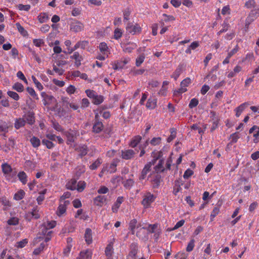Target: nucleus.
<instances>
[{
    "label": "nucleus",
    "mask_w": 259,
    "mask_h": 259,
    "mask_svg": "<svg viewBox=\"0 0 259 259\" xmlns=\"http://www.w3.org/2000/svg\"><path fill=\"white\" fill-rule=\"evenodd\" d=\"M126 32L128 34L136 35L141 32V27L138 23L134 24L133 22H128L126 27Z\"/></svg>",
    "instance_id": "obj_1"
},
{
    "label": "nucleus",
    "mask_w": 259,
    "mask_h": 259,
    "mask_svg": "<svg viewBox=\"0 0 259 259\" xmlns=\"http://www.w3.org/2000/svg\"><path fill=\"white\" fill-rule=\"evenodd\" d=\"M155 198V197L153 194L147 192L145 195L142 203L145 207H148L154 201Z\"/></svg>",
    "instance_id": "obj_2"
},
{
    "label": "nucleus",
    "mask_w": 259,
    "mask_h": 259,
    "mask_svg": "<svg viewBox=\"0 0 259 259\" xmlns=\"http://www.w3.org/2000/svg\"><path fill=\"white\" fill-rule=\"evenodd\" d=\"M83 24L79 21L73 22L70 24V30L74 32L81 31L83 28Z\"/></svg>",
    "instance_id": "obj_3"
},
{
    "label": "nucleus",
    "mask_w": 259,
    "mask_h": 259,
    "mask_svg": "<svg viewBox=\"0 0 259 259\" xmlns=\"http://www.w3.org/2000/svg\"><path fill=\"white\" fill-rule=\"evenodd\" d=\"M138 252V244L136 243H132L130 245V251L128 253V257L131 259H137V254Z\"/></svg>",
    "instance_id": "obj_4"
},
{
    "label": "nucleus",
    "mask_w": 259,
    "mask_h": 259,
    "mask_svg": "<svg viewBox=\"0 0 259 259\" xmlns=\"http://www.w3.org/2000/svg\"><path fill=\"white\" fill-rule=\"evenodd\" d=\"M135 152L132 149H128L121 151V157L125 160L131 159L134 157Z\"/></svg>",
    "instance_id": "obj_5"
},
{
    "label": "nucleus",
    "mask_w": 259,
    "mask_h": 259,
    "mask_svg": "<svg viewBox=\"0 0 259 259\" xmlns=\"http://www.w3.org/2000/svg\"><path fill=\"white\" fill-rule=\"evenodd\" d=\"M70 58L75 60L74 66L76 67H78L81 65V61L83 60L82 56L77 52H74Z\"/></svg>",
    "instance_id": "obj_6"
},
{
    "label": "nucleus",
    "mask_w": 259,
    "mask_h": 259,
    "mask_svg": "<svg viewBox=\"0 0 259 259\" xmlns=\"http://www.w3.org/2000/svg\"><path fill=\"white\" fill-rule=\"evenodd\" d=\"M23 118L26 120V123L27 122L30 125H32L35 121L34 113L32 112H28L27 114L23 116Z\"/></svg>",
    "instance_id": "obj_7"
},
{
    "label": "nucleus",
    "mask_w": 259,
    "mask_h": 259,
    "mask_svg": "<svg viewBox=\"0 0 259 259\" xmlns=\"http://www.w3.org/2000/svg\"><path fill=\"white\" fill-rule=\"evenodd\" d=\"M259 16L258 9L252 10L246 19V23L249 24Z\"/></svg>",
    "instance_id": "obj_8"
},
{
    "label": "nucleus",
    "mask_w": 259,
    "mask_h": 259,
    "mask_svg": "<svg viewBox=\"0 0 259 259\" xmlns=\"http://www.w3.org/2000/svg\"><path fill=\"white\" fill-rule=\"evenodd\" d=\"M92 254V251L89 249H87L81 251L76 259H91Z\"/></svg>",
    "instance_id": "obj_9"
},
{
    "label": "nucleus",
    "mask_w": 259,
    "mask_h": 259,
    "mask_svg": "<svg viewBox=\"0 0 259 259\" xmlns=\"http://www.w3.org/2000/svg\"><path fill=\"white\" fill-rule=\"evenodd\" d=\"M103 124L101 121L95 122L93 126V132L95 133H100L103 130Z\"/></svg>",
    "instance_id": "obj_10"
},
{
    "label": "nucleus",
    "mask_w": 259,
    "mask_h": 259,
    "mask_svg": "<svg viewBox=\"0 0 259 259\" xmlns=\"http://www.w3.org/2000/svg\"><path fill=\"white\" fill-rule=\"evenodd\" d=\"M161 180V176L157 173V174L154 176L153 179L151 180V181L154 188H158L160 185Z\"/></svg>",
    "instance_id": "obj_11"
},
{
    "label": "nucleus",
    "mask_w": 259,
    "mask_h": 259,
    "mask_svg": "<svg viewBox=\"0 0 259 259\" xmlns=\"http://www.w3.org/2000/svg\"><path fill=\"white\" fill-rule=\"evenodd\" d=\"M88 45V42L87 41H79L77 44H76L74 47L70 50L69 53H72L73 51H74L75 50L79 48H80L82 49H84Z\"/></svg>",
    "instance_id": "obj_12"
},
{
    "label": "nucleus",
    "mask_w": 259,
    "mask_h": 259,
    "mask_svg": "<svg viewBox=\"0 0 259 259\" xmlns=\"http://www.w3.org/2000/svg\"><path fill=\"white\" fill-rule=\"evenodd\" d=\"M107 197L105 196H98L96 197L94 199V202L96 205L97 206H101L102 205L106 202Z\"/></svg>",
    "instance_id": "obj_13"
},
{
    "label": "nucleus",
    "mask_w": 259,
    "mask_h": 259,
    "mask_svg": "<svg viewBox=\"0 0 259 259\" xmlns=\"http://www.w3.org/2000/svg\"><path fill=\"white\" fill-rule=\"evenodd\" d=\"M250 104L248 102H245L237 107L235 109L236 116L239 117L243 111Z\"/></svg>",
    "instance_id": "obj_14"
},
{
    "label": "nucleus",
    "mask_w": 259,
    "mask_h": 259,
    "mask_svg": "<svg viewBox=\"0 0 259 259\" xmlns=\"http://www.w3.org/2000/svg\"><path fill=\"white\" fill-rule=\"evenodd\" d=\"M123 201V197H118L117 198L116 202L112 206V210L113 212H116L120 207V204Z\"/></svg>",
    "instance_id": "obj_15"
},
{
    "label": "nucleus",
    "mask_w": 259,
    "mask_h": 259,
    "mask_svg": "<svg viewBox=\"0 0 259 259\" xmlns=\"http://www.w3.org/2000/svg\"><path fill=\"white\" fill-rule=\"evenodd\" d=\"M26 124V120L22 118H16L15 119L14 126L18 130L22 127L24 126Z\"/></svg>",
    "instance_id": "obj_16"
},
{
    "label": "nucleus",
    "mask_w": 259,
    "mask_h": 259,
    "mask_svg": "<svg viewBox=\"0 0 259 259\" xmlns=\"http://www.w3.org/2000/svg\"><path fill=\"white\" fill-rule=\"evenodd\" d=\"M157 99L155 98H149L146 103V107L149 109H154L156 106Z\"/></svg>",
    "instance_id": "obj_17"
},
{
    "label": "nucleus",
    "mask_w": 259,
    "mask_h": 259,
    "mask_svg": "<svg viewBox=\"0 0 259 259\" xmlns=\"http://www.w3.org/2000/svg\"><path fill=\"white\" fill-rule=\"evenodd\" d=\"M149 164H146L142 170L141 174L139 177L140 180H144L146 178V176L148 172L151 170V168L149 167Z\"/></svg>",
    "instance_id": "obj_18"
},
{
    "label": "nucleus",
    "mask_w": 259,
    "mask_h": 259,
    "mask_svg": "<svg viewBox=\"0 0 259 259\" xmlns=\"http://www.w3.org/2000/svg\"><path fill=\"white\" fill-rule=\"evenodd\" d=\"M84 238L86 242L90 244L92 242V230L89 228L85 230Z\"/></svg>",
    "instance_id": "obj_19"
},
{
    "label": "nucleus",
    "mask_w": 259,
    "mask_h": 259,
    "mask_svg": "<svg viewBox=\"0 0 259 259\" xmlns=\"http://www.w3.org/2000/svg\"><path fill=\"white\" fill-rule=\"evenodd\" d=\"M130 44V43L123 44L121 45V47L123 48L124 52L126 53H131L137 47V45L135 44H132V47L128 46Z\"/></svg>",
    "instance_id": "obj_20"
},
{
    "label": "nucleus",
    "mask_w": 259,
    "mask_h": 259,
    "mask_svg": "<svg viewBox=\"0 0 259 259\" xmlns=\"http://www.w3.org/2000/svg\"><path fill=\"white\" fill-rule=\"evenodd\" d=\"M28 215H32L33 217V219H38L40 218V215L39 213V210L37 206L34 207L32 211H28Z\"/></svg>",
    "instance_id": "obj_21"
},
{
    "label": "nucleus",
    "mask_w": 259,
    "mask_h": 259,
    "mask_svg": "<svg viewBox=\"0 0 259 259\" xmlns=\"http://www.w3.org/2000/svg\"><path fill=\"white\" fill-rule=\"evenodd\" d=\"M105 254L107 258H111L113 253V247L111 243L109 244L105 248Z\"/></svg>",
    "instance_id": "obj_22"
},
{
    "label": "nucleus",
    "mask_w": 259,
    "mask_h": 259,
    "mask_svg": "<svg viewBox=\"0 0 259 259\" xmlns=\"http://www.w3.org/2000/svg\"><path fill=\"white\" fill-rule=\"evenodd\" d=\"M30 142L32 146L34 148H37L40 145V140L38 138H37L35 136H33L32 138H31V139L30 140Z\"/></svg>",
    "instance_id": "obj_23"
},
{
    "label": "nucleus",
    "mask_w": 259,
    "mask_h": 259,
    "mask_svg": "<svg viewBox=\"0 0 259 259\" xmlns=\"http://www.w3.org/2000/svg\"><path fill=\"white\" fill-rule=\"evenodd\" d=\"M77 184V181L75 180H71L67 184V188L71 190H76Z\"/></svg>",
    "instance_id": "obj_24"
},
{
    "label": "nucleus",
    "mask_w": 259,
    "mask_h": 259,
    "mask_svg": "<svg viewBox=\"0 0 259 259\" xmlns=\"http://www.w3.org/2000/svg\"><path fill=\"white\" fill-rule=\"evenodd\" d=\"M157 224H149L148 227H143V229L147 230L149 233H154L157 229Z\"/></svg>",
    "instance_id": "obj_25"
},
{
    "label": "nucleus",
    "mask_w": 259,
    "mask_h": 259,
    "mask_svg": "<svg viewBox=\"0 0 259 259\" xmlns=\"http://www.w3.org/2000/svg\"><path fill=\"white\" fill-rule=\"evenodd\" d=\"M183 69V66L181 65H180L178 66V67L177 68L175 71L174 72L172 75H171V77H173L175 80H177V78L179 77L180 75L182 72Z\"/></svg>",
    "instance_id": "obj_26"
},
{
    "label": "nucleus",
    "mask_w": 259,
    "mask_h": 259,
    "mask_svg": "<svg viewBox=\"0 0 259 259\" xmlns=\"http://www.w3.org/2000/svg\"><path fill=\"white\" fill-rule=\"evenodd\" d=\"M18 177L19 180L23 184H25L27 183V175L24 171H20L18 174Z\"/></svg>",
    "instance_id": "obj_27"
},
{
    "label": "nucleus",
    "mask_w": 259,
    "mask_h": 259,
    "mask_svg": "<svg viewBox=\"0 0 259 259\" xmlns=\"http://www.w3.org/2000/svg\"><path fill=\"white\" fill-rule=\"evenodd\" d=\"M9 126L8 123L4 121L0 120V133L4 132L5 133L8 132Z\"/></svg>",
    "instance_id": "obj_28"
},
{
    "label": "nucleus",
    "mask_w": 259,
    "mask_h": 259,
    "mask_svg": "<svg viewBox=\"0 0 259 259\" xmlns=\"http://www.w3.org/2000/svg\"><path fill=\"white\" fill-rule=\"evenodd\" d=\"M104 101V97L102 95H96L93 99L92 102L95 105H99Z\"/></svg>",
    "instance_id": "obj_29"
},
{
    "label": "nucleus",
    "mask_w": 259,
    "mask_h": 259,
    "mask_svg": "<svg viewBox=\"0 0 259 259\" xmlns=\"http://www.w3.org/2000/svg\"><path fill=\"white\" fill-rule=\"evenodd\" d=\"M164 163L163 160H160L158 164L155 166V170L157 173L160 172H164L165 170V168H163V164Z\"/></svg>",
    "instance_id": "obj_30"
},
{
    "label": "nucleus",
    "mask_w": 259,
    "mask_h": 259,
    "mask_svg": "<svg viewBox=\"0 0 259 259\" xmlns=\"http://www.w3.org/2000/svg\"><path fill=\"white\" fill-rule=\"evenodd\" d=\"M2 168L3 172L5 174H9L12 170L11 166L7 163L3 164L2 165Z\"/></svg>",
    "instance_id": "obj_31"
},
{
    "label": "nucleus",
    "mask_w": 259,
    "mask_h": 259,
    "mask_svg": "<svg viewBox=\"0 0 259 259\" xmlns=\"http://www.w3.org/2000/svg\"><path fill=\"white\" fill-rule=\"evenodd\" d=\"M142 139V137L140 136H136L131 142L130 146L132 147H135Z\"/></svg>",
    "instance_id": "obj_32"
},
{
    "label": "nucleus",
    "mask_w": 259,
    "mask_h": 259,
    "mask_svg": "<svg viewBox=\"0 0 259 259\" xmlns=\"http://www.w3.org/2000/svg\"><path fill=\"white\" fill-rule=\"evenodd\" d=\"M137 221L136 219H133L131 221L129 224V229L131 231L132 234H135V229L136 228Z\"/></svg>",
    "instance_id": "obj_33"
},
{
    "label": "nucleus",
    "mask_w": 259,
    "mask_h": 259,
    "mask_svg": "<svg viewBox=\"0 0 259 259\" xmlns=\"http://www.w3.org/2000/svg\"><path fill=\"white\" fill-rule=\"evenodd\" d=\"M41 96L43 98L44 100H47L48 102H52L55 100L53 96L47 94L45 92H42Z\"/></svg>",
    "instance_id": "obj_34"
},
{
    "label": "nucleus",
    "mask_w": 259,
    "mask_h": 259,
    "mask_svg": "<svg viewBox=\"0 0 259 259\" xmlns=\"http://www.w3.org/2000/svg\"><path fill=\"white\" fill-rule=\"evenodd\" d=\"M13 89L17 91L18 92H22L24 90V87L21 83H15L12 87Z\"/></svg>",
    "instance_id": "obj_35"
},
{
    "label": "nucleus",
    "mask_w": 259,
    "mask_h": 259,
    "mask_svg": "<svg viewBox=\"0 0 259 259\" xmlns=\"http://www.w3.org/2000/svg\"><path fill=\"white\" fill-rule=\"evenodd\" d=\"M66 210V207L64 206V205L60 204L57 210V214L58 216H61L63 214Z\"/></svg>",
    "instance_id": "obj_36"
},
{
    "label": "nucleus",
    "mask_w": 259,
    "mask_h": 259,
    "mask_svg": "<svg viewBox=\"0 0 259 259\" xmlns=\"http://www.w3.org/2000/svg\"><path fill=\"white\" fill-rule=\"evenodd\" d=\"M24 191L22 190H20L15 194L14 198L16 200H20L24 197Z\"/></svg>",
    "instance_id": "obj_37"
},
{
    "label": "nucleus",
    "mask_w": 259,
    "mask_h": 259,
    "mask_svg": "<svg viewBox=\"0 0 259 259\" xmlns=\"http://www.w3.org/2000/svg\"><path fill=\"white\" fill-rule=\"evenodd\" d=\"M102 163L101 159H97L93 164L90 166V168L92 170H95L97 169Z\"/></svg>",
    "instance_id": "obj_38"
},
{
    "label": "nucleus",
    "mask_w": 259,
    "mask_h": 259,
    "mask_svg": "<svg viewBox=\"0 0 259 259\" xmlns=\"http://www.w3.org/2000/svg\"><path fill=\"white\" fill-rule=\"evenodd\" d=\"M145 56L144 54L140 55L136 60V65L139 67L144 62Z\"/></svg>",
    "instance_id": "obj_39"
},
{
    "label": "nucleus",
    "mask_w": 259,
    "mask_h": 259,
    "mask_svg": "<svg viewBox=\"0 0 259 259\" xmlns=\"http://www.w3.org/2000/svg\"><path fill=\"white\" fill-rule=\"evenodd\" d=\"M220 212V207L215 206L210 214V220L213 221V219Z\"/></svg>",
    "instance_id": "obj_40"
},
{
    "label": "nucleus",
    "mask_w": 259,
    "mask_h": 259,
    "mask_svg": "<svg viewBox=\"0 0 259 259\" xmlns=\"http://www.w3.org/2000/svg\"><path fill=\"white\" fill-rule=\"evenodd\" d=\"M124 187L126 189H130L134 184V181L131 179H127L123 183Z\"/></svg>",
    "instance_id": "obj_41"
},
{
    "label": "nucleus",
    "mask_w": 259,
    "mask_h": 259,
    "mask_svg": "<svg viewBox=\"0 0 259 259\" xmlns=\"http://www.w3.org/2000/svg\"><path fill=\"white\" fill-rule=\"evenodd\" d=\"M181 185L182 184H180L178 181L175 182V186L173 191V193L175 195H177V193L182 189L181 187Z\"/></svg>",
    "instance_id": "obj_42"
},
{
    "label": "nucleus",
    "mask_w": 259,
    "mask_h": 259,
    "mask_svg": "<svg viewBox=\"0 0 259 259\" xmlns=\"http://www.w3.org/2000/svg\"><path fill=\"white\" fill-rule=\"evenodd\" d=\"M26 90L31 97L36 100H38V97L33 89L30 87H27Z\"/></svg>",
    "instance_id": "obj_43"
},
{
    "label": "nucleus",
    "mask_w": 259,
    "mask_h": 259,
    "mask_svg": "<svg viewBox=\"0 0 259 259\" xmlns=\"http://www.w3.org/2000/svg\"><path fill=\"white\" fill-rule=\"evenodd\" d=\"M85 183L84 181H79L77 184L76 190L78 192H82L85 188Z\"/></svg>",
    "instance_id": "obj_44"
},
{
    "label": "nucleus",
    "mask_w": 259,
    "mask_h": 259,
    "mask_svg": "<svg viewBox=\"0 0 259 259\" xmlns=\"http://www.w3.org/2000/svg\"><path fill=\"white\" fill-rule=\"evenodd\" d=\"M195 246V240L194 239H192L190 242H189L186 251L188 252H190L193 250L194 247Z\"/></svg>",
    "instance_id": "obj_45"
},
{
    "label": "nucleus",
    "mask_w": 259,
    "mask_h": 259,
    "mask_svg": "<svg viewBox=\"0 0 259 259\" xmlns=\"http://www.w3.org/2000/svg\"><path fill=\"white\" fill-rule=\"evenodd\" d=\"M45 246L46 244H45V243H41L38 248L34 249V250L33 251V253L35 255L39 254L40 253V252L42 250H43V249L45 247Z\"/></svg>",
    "instance_id": "obj_46"
},
{
    "label": "nucleus",
    "mask_w": 259,
    "mask_h": 259,
    "mask_svg": "<svg viewBox=\"0 0 259 259\" xmlns=\"http://www.w3.org/2000/svg\"><path fill=\"white\" fill-rule=\"evenodd\" d=\"M42 144L46 145L48 149H52L54 146V144L49 140H42Z\"/></svg>",
    "instance_id": "obj_47"
},
{
    "label": "nucleus",
    "mask_w": 259,
    "mask_h": 259,
    "mask_svg": "<svg viewBox=\"0 0 259 259\" xmlns=\"http://www.w3.org/2000/svg\"><path fill=\"white\" fill-rule=\"evenodd\" d=\"M7 94L9 96H10L11 98H12V99H14L16 101L18 100L19 99V96L18 94L16 92H14L13 91H8L7 92Z\"/></svg>",
    "instance_id": "obj_48"
},
{
    "label": "nucleus",
    "mask_w": 259,
    "mask_h": 259,
    "mask_svg": "<svg viewBox=\"0 0 259 259\" xmlns=\"http://www.w3.org/2000/svg\"><path fill=\"white\" fill-rule=\"evenodd\" d=\"M9 225H16L19 223V219L17 218H12L7 221Z\"/></svg>",
    "instance_id": "obj_49"
},
{
    "label": "nucleus",
    "mask_w": 259,
    "mask_h": 259,
    "mask_svg": "<svg viewBox=\"0 0 259 259\" xmlns=\"http://www.w3.org/2000/svg\"><path fill=\"white\" fill-rule=\"evenodd\" d=\"M56 225V221L48 222L46 224H44V226L47 228V229L50 230L55 227Z\"/></svg>",
    "instance_id": "obj_50"
},
{
    "label": "nucleus",
    "mask_w": 259,
    "mask_h": 259,
    "mask_svg": "<svg viewBox=\"0 0 259 259\" xmlns=\"http://www.w3.org/2000/svg\"><path fill=\"white\" fill-rule=\"evenodd\" d=\"M49 19L48 15L46 13H42L38 16V19L40 23H42Z\"/></svg>",
    "instance_id": "obj_51"
},
{
    "label": "nucleus",
    "mask_w": 259,
    "mask_h": 259,
    "mask_svg": "<svg viewBox=\"0 0 259 259\" xmlns=\"http://www.w3.org/2000/svg\"><path fill=\"white\" fill-rule=\"evenodd\" d=\"M114 33V38L116 39H118L119 38L121 37L122 32L120 29L116 28L115 29Z\"/></svg>",
    "instance_id": "obj_52"
},
{
    "label": "nucleus",
    "mask_w": 259,
    "mask_h": 259,
    "mask_svg": "<svg viewBox=\"0 0 259 259\" xmlns=\"http://www.w3.org/2000/svg\"><path fill=\"white\" fill-rule=\"evenodd\" d=\"M199 103L198 100L196 98H193L191 100L190 103L189 104V107L190 108H193L196 107Z\"/></svg>",
    "instance_id": "obj_53"
},
{
    "label": "nucleus",
    "mask_w": 259,
    "mask_h": 259,
    "mask_svg": "<svg viewBox=\"0 0 259 259\" xmlns=\"http://www.w3.org/2000/svg\"><path fill=\"white\" fill-rule=\"evenodd\" d=\"M32 79L33 81V82L35 84L36 88L39 90L41 91L43 89V86L42 84L36 79V78L34 76H32Z\"/></svg>",
    "instance_id": "obj_54"
},
{
    "label": "nucleus",
    "mask_w": 259,
    "mask_h": 259,
    "mask_svg": "<svg viewBox=\"0 0 259 259\" xmlns=\"http://www.w3.org/2000/svg\"><path fill=\"white\" fill-rule=\"evenodd\" d=\"M85 93L88 97L93 99L97 94L94 91L91 90H87Z\"/></svg>",
    "instance_id": "obj_55"
},
{
    "label": "nucleus",
    "mask_w": 259,
    "mask_h": 259,
    "mask_svg": "<svg viewBox=\"0 0 259 259\" xmlns=\"http://www.w3.org/2000/svg\"><path fill=\"white\" fill-rule=\"evenodd\" d=\"M255 5V2L254 0H249L245 3V6L248 9L254 8Z\"/></svg>",
    "instance_id": "obj_56"
},
{
    "label": "nucleus",
    "mask_w": 259,
    "mask_h": 259,
    "mask_svg": "<svg viewBox=\"0 0 259 259\" xmlns=\"http://www.w3.org/2000/svg\"><path fill=\"white\" fill-rule=\"evenodd\" d=\"M16 25L19 32L23 35H25L26 33H27V31L20 24V23H17Z\"/></svg>",
    "instance_id": "obj_57"
},
{
    "label": "nucleus",
    "mask_w": 259,
    "mask_h": 259,
    "mask_svg": "<svg viewBox=\"0 0 259 259\" xmlns=\"http://www.w3.org/2000/svg\"><path fill=\"white\" fill-rule=\"evenodd\" d=\"M193 174V170L188 168L185 171L183 177L184 179H187L190 177Z\"/></svg>",
    "instance_id": "obj_58"
},
{
    "label": "nucleus",
    "mask_w": 259,
    "mask_h": 259,
    "mask_svg": "<svg viewBox=\"0 0 259 259\" xmlns=\"http://www.w3.org/2000/svg\"><path fill=\"white\" fill-rule=\"evenodd\" d=\"M187 91V89L186 88H184L183 87H181L178 90H176L174 92V95L175 96H178L180 94H181L183 93H185Z\"/></svg>",
    "instance_id": "obj_59"
},
{
    "label": "nucleus",
    "mask_w": 259,
    "mask_h": 259,
    "mask_svg": "<svg viewBox=\"0 0 259 259\" xmlns=\"http://www.w3.org/2000/svg\"><path fill=\"white\" fill-rule=\"evenodd\" d=\"M66 137L67 138V141L70 143H73L74 142V136L73 133H67L66 134Z\"/></svg>",
    "instance_id": "obj_60"
},
{
    "label": "nucleus",
    "mask_w": 259,
    "mask_h": 259,
    "mask_svg": "<svg viewBox=\"0 0 259 259\" xmlns=\"http://www.w3.org/2000/svg\"><path fill=\"white\" fill-rule=\"evenodd\" d=\"M18 8L20 10H24L28 11L30 9V6L29 5H24L22 4H19L18 5Z\"/></svg>",
    "instance_id": "obj_61"
},
{
    "label": "nucleus",
    "mask_w": 259,
    "mask_h": 259,
    "mask_svg": "<svg viewBox=\"0 0 259 259\" xmlns=\"http://www.w3.org/2000/svg\"><path fill=\"white\" fill-rule=\"evenodd\" d=\"M161 138L157 137V138H153L150 141V143L153 145H156L159 144L161 142Z\"/></svg>",
    "instance_id": "obj_62"
},
{
    "label": "nucleus",
    "mask_w": 259,
    "mask_h": 259,
    "mask_svg": "<svg viewBox=\"0 0 259 259\" xmlns=\"http://www.w3.org/2000/svg\"><path fill=\"white\" fill-rule=\"evenodd\" d=\"M28 243V241L26 239H23L22 240L18 242L17 247L19 248H22L25 246Z\"/></svg>",
    "instance_id": "obj_63"
},
{
    "label": "nucleus",
    "mask_w": 259,
    "mask_h": 259,
    "mask_svg": "<svg viewBox=\"0 0 259 259\" xmlns=\"http://www.w3.org/2000/svg\"><path fill=\"white\" fill-rule=\"evenodd\" d=\"M191 82V79L189 78H187L184 79L181 83V86L184 88L187 87Z\"/></svg>",
    "instance_id": "obj_64"
}]
</instances>
